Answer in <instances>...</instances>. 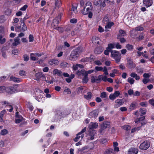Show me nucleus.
Instances as JSON below:
<instances>
[{"label": "nucleus", "mask_w": 154, "mask_h": 154, "mask_svg": "<svg viewBox=\"0 0 154 154\" xmlns=\"http://www.w3.org/2000/svg\"><path fill=\"white\" fill-rule=\"evenodd\" d=\"M65 28V31L66 32L69 31L71 30V27L69 26H66Z\"/></svg>", "instance_id": "052dcab7"}, {"label": "nucleus", "mask_w": 154, "mask_h": 154, "mask_svg": "<svg viewBox=\"0 0 154 154\" xmlns=\"http://www.w3.org/2000/svg\"><path fill=\"white\" fill-rule=\"evenodd\" d=\"M61 3L60 0H55V5L56 7L59 8L60 6Z\"/></svg>", "instance_id": "c9c22d12"}, {"label": "nucleus", "mask_w": 154, "mask_h": 154, "mask_svg": "<svg viewBox=\"0 0 154 154\" xmlns=\"http://www.w3.org/2000/svg\"><path fill=\"white\" fill-rule=\"evenodd\" d=\"M5 86H0V93H3L4 91H5Z\"/></svg>", "instance_id": "13d9d810"}, {"label": "nucleus", "mask_w": 154, "mask_h": 154, "mask_svg": "<svg viewBox=\"0 0 154 154\" xmlns=\"http://www.w3.org/2000/svg\"><path fill=\"white\" fill-rule=\"evenodd\" d=\"M1 134L2 135H5L8 133V131L6 129H4L1 131Z\"/></svg>", "instance_id": "e433bc0d"}, {"label": "nucleus", "mask_w": 154, "mask_h": 154, "mask_svg": "<svg viewBox=\"0 0 154 154\" xmlns=\"http://www.w3.org/2000/svg\"><path fill=\"white\" fill-rule=\"evenodd\" d=\"M27 7H28V6L27 5H25L23 7H22L20 9V10H21V11H25L26 10V9Z\"/></svg>", "instance_id": "774afa93"}, {"label": "nucleus", "mask_w": 154, "mask_h": 154, "mask_svg": "<svg viewBox=\"0 0 154 154\" xmlns=\"http://www.w3.org/2000/svg\"><path fill=\"white\" fill-rule=\"evenodd\" d=\"M29 42H33L34 41V37L32 35L30 34L29 36Z\"/></svg>", "instance_id": "e2e57ef3"}, {"label": "nucleus", "mask_w": 154, "mask_h": 154, "mask_svg": "<svg viewBox=\"0 0 154 154\" xmlns=\"http://www.w3.org/2000/svg\"><path fill=\"white\" fill-rule=\"evenodd\" d=\"M131 128V126L128 125H125L123 126V129L126 131L130 130Z\"/></svg>", "instance_id": "79ce46f5"}, {"label": "nucleus", "mask_w": 154, "mask_h": 154, "mask_svg": "<svg viewBox=\"0 0 154 154\" xmlns=\"http://www.w3.org/2000/svg\"><path fill=\"white\" fill-rule=\"evenodd\" d=\"M103 72H104V74L105 75H107L108 74V73L107 71V69L106 68V66H104L103 67Z\"/></svg>", "instance_id": "0e129e2a"}, {"label": "nucleus", "mask_w": 154, "mask_h": 154, "mask_svg": "<svg viewBox=\"0 0 154 154\" xmlns=\"http://www.w3.org/2000/svg\"><path fill=\"white\" fill-rule=\"evenodd\" d=\"M95 69L97 71H100L103 70V68L102 67L96 66L95 67Z\"/></svg>", "instance_id": "338daca9"}, {"label": "nucleus", "mask_w": 154, "mask_h": 154, "mask_svg": "<svg viewBox=\"0 0 154 154\" xmlns=\"http://www.w3.org/2000/svg\"><path fill=\"white\" fill-rule=\"evenodd\" d=\"M140 112H141L140 116H143V115H144L146 113L145 110H143L142 109H140Z\"/></svg>", "instance_id": "864d4df0"}, {"label": "nucleus", "mask_w": 154, "mask_h": 154, "mask_svg": "<svg viewBox=\"0 0 154 154\" xmlns=\"http://www.w3.org/2000/svg\"><path fill=\"white\" fill-rule=\"evenodd\" d=\"M88 95H85L84 96V97L87 100H89L91 99L92 96V94L91 92H88L87 93Z\"/></svg>", "instance_id": "b1692460"}, {"label": "nucleus", "mask_w": 154, "mask_h": 154, "mask_svg": "<svg viewBox=\"0 0 154 154\" xmlns=\"http://www.w3.org/2000/svg\"><path fill=\"white\" fill-rule=\"evenodd\" d=\"M93 56L91 55V56L89 57H88V58H83V59H82L81 60V61L82 62H85L87 61H89L90 59H93Z\"/></svg>", "instance_id": "cd10ccee"}, {"label": "nucleus", "mask_w": 154, "mask_h": 154, "mask_svg": "<svg viewBox=\"0 0 154 154\" xmlns=\"http://www.w3.org/2000/svg\"><path fill=\"white\" fill-rule=\"evenodd\" d=\"M138 152L137 149L134 148H131L128 151V154H137Z\"/></svg>", "instance_id": "dca6fc26"}, {"label": "nucleus", "mask_w": 154, "mask_h": 154, "mask_svg": "<svg viewBox=\"0 0 154 154\" xmlns=\"http://www.w3.org/2000/svg\"><path fill=\"white\" fill-rule=\"evenodd\" d=\"M10 79L14 82H20L21 81V79L13 76H11Z\"/></svg>", "instance_id": "aec40b11"}, {"label": "nucleus", "mask_w": 154, "mask_h": 154, "mask_svg": "<svg viewBox=\"0 0 154 154\" xmlns=\"http://www.w3.org/2000/svg\"><path fill=\"white\" fill-rule=\"evenodd\" d=\"M145 119V116H142L139 118L136 119L134 120V122L137 124H138L140 122L144 121Z\"/></svg>", "instance_id": "a211bd4d"}, {"label": "nucleus", "mask_w": 154, "mask_h": 154, "mask_svg": "<svg viewBox=\"0 0 154 154\" xmlns=\"http://www.w3.org/2000/svg\"><path fill=\"white\" fill-rule=\"evenodd\" d=\"M6 41L5 38H3L2 35H0V43L2 44H4Z\"/></svg>", "instance_id": "473e14b6"}, {"label": "nucleus", "mask_w": 154, "mask_h": 154, "mask_svg": "<svg viewBox=\"0 0 154 154\" xmlns=\"http://www.w3.org/2000/svg\"><path fill=\"white\" fill-rule=\"evenodd\" d=\"M82 80V82L83 83H86L88 81V78L87 74L85 75Z\"/></svg>", "instance_id": "5701e85b"}, {"label": "nucleus", "mask_w": 154, "mask_h": 154, "mask_svg": "<svg viewBox=\"0 0 154 154\" xmlns=\"http://www.w3.org/2000/svg\"><path fill=\"white\" fill-rule=\"evenodd\" d=\"M145 35L144 33H141L140 34L139 37V39L140 40H142L143 39Z\"/></svg>", "instance_id": "bf43d9fd"}, {"label": "nucleus", "mask_w": 154, "mask_h": 154, "mask_svg": "<svg viewBox=\"0 0 154 154\" xmlns=\"http://www.w3.org/2000/svg\"><path fill=\"white\" fill-rule=\"evenodd\" d=\"M101 2V0H99L98 1H97L95 0L93 2V4L96 6L98 5H100V3Z\"/></svg>", "instance_id": "37998d69"}, {"label": "nucleus", "mask_w": 154, "mask_h": 154, "mask_svg": "<svg viewBox=\"0 0 154 154\" xmlns=\"http://www.w3.org/2000/svg\"><path fill=\"white\" fill-rule=\"evenodd\" d=\"M64 92L66 93V94H70L71 93V90L69 88H66L64 90Z\"/></svg>", "instance_id": "4c0bfd02"}, {"label": "nucleus", "mask_w": 154, "mask_h": 154, "mask_svg": "<svg viewBox=\"0 0 154 154\" xmlns=\"http://www.w3.org/2000/svg\"><path fill=\"white\" fill-rule=\"evenodd\" d=\"M127 64L129 66L130 68H132L133 66L134 63L132 60H127Z\"/></svg>", "instance_id": "a878e982"}, {"label": "nucleus", "mask_w": 154, "mask_h": 154, "mask_svg": "<svg viewBox=\"0 0 154 154\" xmlns=\"http://www.w3.org/2000/svg\"><path fill=\"white\" fill-rule=\"evenodd\" d=\"M33 56H35V54L33 53L30 54V56L31 60L32 61H35L37 60L36 57Z\"/></svg>", "instance_id": "7c9ffc66"}, {"label": "nucleus", "mask_w": 154, "mask_h": 154, "mask_svg": "<svg viewBox=\"0 0 154 154\" xmlns=\"http://www.w3.org/2000/svg\"><path fill=\"white\" fill-rule=\"evenodd\" d=\"M5 21V17L4 15L0 16V23H4Z\"/></svg>", "instance_id": "58836bf2"}, {"label": "nucleus", "mask_w": 154, "mask_h": 154, "mask_svg": "<svg viewBox=\"0 0 154 154\" xmlns=\"http://www.w3.org/2000/svg\"><path fill=\"white\" fill-rule=\"evenodd\" d=\"M86 128L85 127L82 130L79 132L77 134V137H76L78 139H79L80 138V136H79V135H80L84 133L86 131Z\"/></svg>", "instance_id": "4be33fe9"}, {"label": "nucleus", "mask_w": 154, "mask_h": 154, "mask_svg": "<svg viewBox=\"0 0 154 154\" xmlns=\"http://www.w3.org/2000/svg\"><path fill=\"white\" fill-rule=\"evenodd\" d=\"M24 61H27L29 60V56L26 54H24L23 56Z\"/></svg>", "instance_id": "09e8293b"}, {"label": "nucleus", "mask_w": 154, "mask_h": 154, "mask_svg": "<svg viewBox=\"0 0 154 154\" xmlns=\"http://www.w3.org/2000/svg\"><path fill=\"white\" fill-rule=\"evenodd\" d=\"M136 106V104L135 103H132L131 104L130 107L129 109L131 110H133L135 108Z\"/></svg>", "instance_id": "a19ab883"}, {"label": "nucleus", "mask_w": 154, "mask_h": 154, "mask_svg": "<svg viewBox=\"0 0 154 154\" xmlns=\"http://www.w3.org/2000/svg\"><path fill=\"white\" fill-rule=\"evenodd\" d=\"M20 39L18 37L15 38L14 39V42L12 43V45L13 46H16L20 43Z\"/></svg>", "instance_id": "6ab92c4d"}, {"label": "nucleus", "mask_w": 154, "mask_h": 154, "mask_svg": "<svg viewBox=\"0 0 154 154\" xmlns=\"http://www.w3.org/2000/svg\"><path fill=\"white\" fill-rule=\"evenodd\" d=\"M53 74L54 75H57L59 76H62L63 75V72L60 70L58 69H54L53 71Z\"/></svg>", "instance_id": "9d476101"}, {"label": "nucleus", "mask_w": 154, "mask_h": 154, "mask_svg": "<svg viewBox=\"0 0 154 154\" xmlns=\"http://www.w3.org/2000/svg\"><path fill=\"white\" fill-rule=\"evenodd\" d=\"M21 25L22 26L21 29L23 31H25L27 30V27L25 24L24 23H22V24H21Z\"/></svg>", "instance_id": "f704fd0d"}, {"label": "nucleus", "mask_w": 154, "mask_h": 154, "mask_svg": "<svg viewBox=\"0 0 154 154\" xmlns=\"http://www.w3.org/2000/svg\"><path fill=\"white\" fill-rule=\"evenodd\" d=\"M82 51V49L80 47H78L76 48L73 50L71 52L70 55V58L72 60H74L77 58L79 54Z\"/></svg>", "instance_id": "f257e3e1"}, {"label": "nucleus", "mask_w": 154, "mask_h": 154, "mask_svg": "<svg viewBox=\"0 0 154 154\" xmlns=\"http://www.w3.org/2000/svg\"><path fill=\"white\" fill-rule=\"evenodd\" d=\"M121 55L119 52L116 51H115L114 52H112L111 54V57L115 60L116 63H117L120 61L121 58Z\"/></svg>", "instance_id": "f03ea898"}, {"label": "nucleus", "mask_w": 154, "mask_h": 154, "mask_svg": "<svg viewBox=\"0 0 154 154\" xmlns=\"http://www.w3.org/2000/svg\"><path fill=\"white\" fill-rule=\"evenodd\" d=\"M140 104L142 106L146 107L147 105V103L146 101L143 102H141Z\"/></svg>", "instance_id": "8fccbe9b"}, {"label": "nucleus", "mask_w": 154, "mask_h": 154, "mask_svg": "<svg viewBox=\"0 0 154 154\" xmlns=\"http://www.w3.org/2000/svg\"><path fill=\"white\" fill-rule=\"evenodd\" d=\"M14 88L12 86L5 87V91L7 93L11 94L13 92Z\"/></svg>", "instance_id": "4468645a"}, {"label": "nucleus", "mask_w": 154, "mask_h": 154, "mask_svg": "<svg viewBox=\"0 0 154 154\" xmlns=\"http://www.w3.org/2000/svg\"><path fill=\"white\" fill-rule=\"evenodd\" d=\"M100 97L102 98H105L107 97L106 93L105 92H102L100 94Z\"/></svg>", "instance_id": "c03bdc74"}, {"label": "nucleus", "mask_w": 154, "mask_h": 154, "mask_svg": "<svg viewBox=\"0 0 154 154\" xmlns=\"http://www.w3.org/2000/svg\"><path fill=\"white\" fill-rule=\"evenodd\" d=\"M115 102L117 104L115 105V106L116 107V108L122 105L124 103V102H123L122 100L121 99H117L116 100Z\"/></svg>", "instance_id": "f8f14e48"}, {"label": "nucleus", "mask_w": 154, "mask_h": 154, "mask_svg": "<svg viewBox=\"0 0 154 154\" xmlns=\"http://www.w3.org/2000/svg\"><path fill=\"white\" fill-rule=\"evenodd\" d=\"M144 29L143 28L142 26H139L135 28V30L136 31H142Z\"/></svg>", "instance_id": "5fc2aeb1"}, {"label": "nucleus", "mask_w": 154, "mask_h": 154, "mask_svg": "<svg viewBox=\"0 0 154 154\" xmlns=\"http://www.w3.org/2000/svg\"><path fill=\"white\" fill-rule=\"evenodd\" d=\"M98 114V111L96 110H94L89 113L88 115V117L90 118H95L97 117Z\"/></svg>", "instance_id": "0eeeda50"}, {"label": "nucleus", "mask_w": 154, "mask_h": 154, "mask_svg": "<svg viewBox=\"0 0 154 154\" xmlns=\"http://www.w3.org/2000/svg\"><path fill=\"white\" fill-rule=\"evenodd\" d=\"M98 126V124L96 123L91 122L89 125L88 127L90 130L96 128Z\"/></svg>", "instance_id": "9b49d317"}, {"label": "nucleus", "mask_w": 154, "mask_h": 154, "mask_svg": "<svg viewBox=\"0 0 154 154\" xmlns=\"http://www.w3.org/2000/svg\"><path fill=\"white\" fill-rule=\"evenodd\" d=\"M19 52V50L17 49H14L12 51V53L14 55H17Z\"/></svg>", "instance_id": "49530a36"}, {"label": "nucleus", "mask_w": 154, "mask_h": 154, "mask_svg": "<svg viewBox=\"0 0 154 154\" xmlns=\"http://www.w3.org/2000/svg\"><path fill=\"white\" fill-rule=\"evenodd\" d=\"M120 94V92L119 91H115L114 94H111L109 96V98L112 100H114L116 97L119 96Z\"/></svg>", "instance_id": "423d86ee"}, {"label": "nucleus", "mask_w": 154, "mask_h": 154, "mask_svg": "<svg viewBox=\"0 0 154 154\" xmlns=\"http://www.w3.org/2000/svg\"><path fill=\"white\" fill-rule=\"evenodd\" d=\"M54 29L58 30L61 33H62L63 32V29L62 27H54Z\"/></svg>", "instance_id": "4d7b16f0"}, {"label": "nucleus", "mask_w": 154, "mask_h": 154, "mask_svg": "<svg viewBox=\"0 0 154 154\" xmlns=\"http://www.w3.org/2000/svg\"><path fill=\"white\" fill-rule=\"evenodd\" d=\"M19 74L20 75L24 76L26 75L25 71L23 70H20L19 71Z\"/></svg>", "instance_id": "3c124183"}, {"label": "nucleus", "mask_w": 154, "mask_h": 154, "mask_svg": "<svg viewBox=\"0 0 154 154\" xmlns=\"http://www.w3.org/2000/svg\"><path fill=\"white\" fill-rule=\"evenodd\" d=\"M128 93L130 95H131L132 94L134 95V91L132 89H129L128 91Z\"/></svg>", "instance_id": "69168bd1"}, {"label": "nucleus", "mask_w": 154, "mask_h": 154, "mask_svg": "<svg viewBox=\"0 0 154 154\" xmlns=\"http://www.w3.org/2000/svg\"><path fill=\"white\" fill-rule=\"evenodd\" d=\"M21 26H16L15 27V29L16 31L20 32L21 31Z\"/></svg>", "instance_id": "6e6d98bb"}, {"label": "nucleus", "mask_w": 154, "mask_h": 154, "mask_svg": "<svg viewBox=\"0 0 154 154\" xmlns=\"http://www.w3.org/2000/svg\"><path fill=\"white\" fill-rule=\"evenodd\" d=\"M11 12V10L10 9H8L5 11V14L7 15H9Z\"/></svg>", "instance_id": "de8ad7c7"}, {"label": "nucleus", "mask_w": 154, "mask_h": 154, "mask_svg": "<svg viewBox=\"0 0 154 154\" xmlns=\"http://www.w3.org/2000/svg\"><path fill=\"white\" fill-rule=\"evenodd\" d=\"M89 135L90 137L89 140H92L94 139V137L96 133V131L95 130H89Z\"/></svg>", "instance_id": "6e6552de"}, {"label": "nucleus", "mask_w": 154, "mask_h": 154, "mask_svg": "<svg viewBox=\"0 0 154 154\" xmlns=\"http://www.w3.org/2000/svg\"><path fill=\"white\" fill-rule=\"evenodd\" d=\"M126 48L128 50H131L133 49V46L132 45L128 44L126 45Z\"/></svg>", "instance_id": "ea45409f"}, {"label": "nucleus", "mask_w": 154, "mask_h": 154, "mask_svg": "<svg viewBox=\"0 0 154 154\" xmlns=\"http://www.w3.org/2000/svg\"><path fill=\"white\" fill-rule=\"evenodd\" d=\"M59 22L56 19H54L51 24V26L52 27H56V26H58Z\"/></svg>", "instance_id": "412c9836"}, {"label": "nucleus", "mask_w": 154, "mask_h": 154, "mask_svg": "<svg viewBox=\"0 0 154 154\" xmlns=\"http://www.w3.org/2000/svg\"><path fill=\"white\" fill-rule=\"evenodd\" d=\"M76 74L78 76L81 75H84L86 74L85 71L84 69H82L81 70H78L76 72Z\"/></svg>", "instance_id": "2eb2a0df"}, {"label": "nucleus", "mask_w": 154, "mask_h": 154, "mask_svg": "<svg viewBox=\"0 0 154 154\" xmlns=\"http://www.w3.org/2000/svg\"><path fill=\"white\" fill-rule=\"evenodd\" d=\"M88 5L90 6V7L87 8L86 10V12L88 13L89 12H91V11L92 10L93 8L92 4L91 2L88 3Z\"/></svg>", "instance_id": "393cba45"}, {"label": "nucleus", "mask_w": 154, "mask_h": 154, "mask_svg": "<svg viewBox=\"0 0 154 154\" xmlns=\"http://www.w3.org/2000/svg\"><path fill=\"white\" fill-rule=\"evenodd\" d=\"M94 52L95 54H98L101 53L102 51L100 50V48L97 47L95 49Z\"/></svg>", "instance_id": "c85d7f7f"}, {"label": "nucleus", "mask_w": 154, "mask_h": 154, "mask_svg": "<svg viewBox=\"0 0 154 154\" xmlns=\"http://www.w3.org/2000/svg\"><path fill=\"white\" fill-rule=\"evenodd\" d=\"M5 112V110H3L1 112V113H0V118L2 120V117H3Z\"/></svg>", "instance_id": "a18cd8bd"}, {"label": "nucleus", "mask_w": 154, "mask_h": 154, "mask_svg": "<svg viewBox=\"0 0 154 154\" xmlns=\"http://www.w3.org/2000/svg\"><path fill=\"white\" fill-rule=\"evenodd\" d=\"M49 63L51 65L55 66L58 64V61L56 60H50L49 61Z\"/></svg>", "instance_id": "f3484780"}, {"label": "nucleus", "mask_w": 154, "mask_h": 154, "mask_svg": "<svg viewBox=\"0 0 154 154\" xmlns=\"http://www.w3.org/2000/svg\"><path fill=\"white\" fill-rule=\"evenodd\" d=\"M152 0H143V4L147 7L152 5Z\"/></svg>", "instance_id": "1a4fd4ad"}, {"label": "nucleus", "mask_w": 154, "mask_h": 154, "mask_svg": "<svg viewBox=\"0 0 154 154\" xmlns=\"http://www.w3.org/2000/svg\"><path fill=\"white\" fill-rule=\"evenodd\" d=\"M150 146V143L148 141H145L141 143L140 146V149L143 150H146Z\"/></svg>", "instance_id": "7ed1b4c3"}, {"label": "nucleus", "mask_w": 154, "mask_h": 154, "mask_svg": "<svg viewBox=\"0 0 154 154\" xmlns=\"http://www.w3.org/2000/svg\"><path fill=\"white\" fill-rule=\"evenodd\" d=\"M127 81L131 85L133 84L134 82V79L131 77H129Z\"/></svg>", "instance_id": "72a5a7b5"}, {"label": "nucleus", "mask_w": 154, "mask_h": 154, "mask_svg": "<svg viewBox=\"0 0 154 154\" xmlns=\"http://www.w3.org/2000/svg\"><path fill=\"white\" fill-rule=\"evenodd\" d=\"M126 32L124 30L120 29L119 30V32L118 34L117 38L119 37H123L126 35Z\"/></svg>", "instance_id": "ddd939ff"}, {"label": "nucleus", "mask_w": 154, "mask_h": 154, "mask_svg": "<svg viewBox=\"0 0 154 154\" xmlns=\"http://www.w3.org/2000/svg\"><path fill=\"white\" fill-rule=\"evenodd\" d=\"M97 77H95L94 76H92L91 77V82L92 83H94L96 82L97 83H98L99 82L97 80Z\"/></svg>", "instance_id": "bb28decb"}, {"label": "nucleus", "mask_w": 154, "mask_h": 154, "mask_svg": "<svg viewBox=\"0 0 154 154\" xmlns=\"http://www.w3.org/2000/svg\"><path fill=\"white\" fill-rule=\"evenodd\" d=\"M110 122H104L101 125V128L99 130V132L101 134L103 131L106 128L110 127Z\"/></svg>", "instance_id": "20e7f679"}, {"label": "nucleus", "mask_w": 154, "mask_h": 154, "mask_svg": "<svg viewBox=\"0 0 154 154\" xmlns=\"http://www.w3.org/2000/svg\"><path fill=\"white\" fill-rule=\"evenodd\" d=\"M117 38L118 39H119L120 40V42L122 43H124L126 41V40L125 39V38L123 37H119V38Z\"/></svg>", "instance_id": "603ef678"}, {"label": "nucleus", "mask_w": 154, "mask_h": 154, "mask_svg": "<svg viewBox=\"0 0 154 154\" xmlns=\"http://www.w3.org/2000/svg\"><path fill=\"white\" fill-rule=\"evenodd\" d=\"M105 1L104 0L103 1V0H101V2L100 3V6H101L103 7H104L106 6Z\"/></svg>", "instance_id": "680f3d73"}, {"label": "nucleus", "mask_w": 154, "mask_h": 154, "mask_svg": "<svg viewBox=\"0 0 154 154\" xmlns=\"http://www.w3.org/2000/svg\"><path fill=\"white\" fill-rule=\"evenodd\" d=\"M114 23L112 22H110L108 23L105 26V28H110Z\"/></svg>", "instance_id": "2f4dec72"}, {"label": "nucleus", "mask_w": 154, "mask_h": 154, "mask_svg": "<svg viewBox=\"0 0 154 154\" xmlns=\"http://www.w3.org/2000/svg\"><path fill=\"white\" fill-rule=\"evenodd\" d=\"M63 15L62 13H60L58 15V16L56 17L54 19H56L59 22L61 20V17Z\"/></svg>", "instance_id": "c756f323"}, {"label": "nucleus", "mask_w": 154, "mask_h": 154, "mask_svg": "<svg viewBox=\"0 0 154 154\" xmlns=\"http://www.w3.org/2000/svg\"><path fill=\"white\" fill-rule=\"evenodd\" d=\"M35 76L36 78L35 79L37 81H39L40 79H42V80H44L46 79L45 75L41 72L36 73L35 75Z\"/></svg>", "instance_id": "39448f33"}]
</instances>
